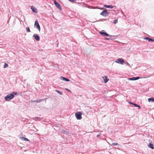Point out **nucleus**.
<instances>
[{
	"instance_id": "nucleus-1",
	"label": "nucleus",
	"mask_w": 154,
	"mask_h": 154,
	"mask_svg": "<svg viewBox=\"0 0 154 154\" xmlns=\"http://www.w3.org/2000/svg\"><path fill=\"white\" fill-rule=\"evenodd\" d=\"M17 92L14 91L12 92V93L8 94L5 97V99L7 101H9L12 99L14 97V95H17Z\"/></svg>"
},
{
	"instance_id": "nucleus-2",
	"label": "nucleus",
	"mask_w": 154,
	"mask_h": 154,
	"mask_svg": "<svg viewBox=\"0 0 154 154\" xmlns=\"http://www.w3.org/2000/svg\"><path fill=\"white\" fill-rule=\"evenodd\" d=\"M82 113L81 112H77L75 113L76 118L78 120H80L82 119Z\"/></svg>"
},
{
	"instance_id": "nucleus-3",
	"label": "nucleus",
	"mask_w": 154,
	"mask_h": 154,
	"mask_svg": "<svg viewBox=\"0 0 154 154\" xmlns=\"http://www.w3.org/2000/svg\"><path fill=\"white\" fill-rule=\"evenodd\" d=\"M104 30H102L100 32V33L101 35H103L105 36H111V37H115L114 35H110L108 34H107L106 32H104Z\"/></svg>"
},
{
	"instance_id": "nucleus-4",
	"label": "nucleus",
	"mask_w": 154,
	"mask_h": 154,
	"mask_svg": "<svg viewBox=\"0 0 154 154\" xmlns=\"http://www.w3.org/2000/svg\"><path fill=\"white\" fill-rule=\"evenodd\" d=\"M115 62L120 64H123L124 62V61L122 58H119L116 60Z\"/></svg>"
},
{
	"instance_id": "nucleus-5",
	"label": "nucleus",
	"mask_w": 154,
	"mask_h": 154,
	"mask_svg": "<svg viewBox=\"0 0 154 154\" xmlns=\"http://www.w3.org/2000/svg\"><path fill=\"white\" fill-rule=\"evenodd\" d=\"M100 14L104 17H106L109 14L108 12L106 10H103L100 13Z\"/></svg>"
},
{
	"instance_id": "nucleus-6",
	"label": "nucleus",
	"mask_w": 154,
	"mask_h": 154,
	"mask_svg": "<svg viewBox=\"0 0 154 154\" xmlns=\"http://www.w3.org/2000/svg\"><path fill=\"white\" fill-rule=\"evenodd\" d=\"M34 26H36V28L38 29V30L40 31V27L39 24L37 20L35 22Z\"/></svg>"
},
{
	"instance_id": "nucleus-7",
	"label": "nucleus",
	"mask_w": 154,
	"mask_h": 154,
	"mask_svg": "<svg viewBox=\"0 0 154 154\" xmlns=\"http://www.w3.org/2000/svg\"><path fill=\"white\" fill-rule=\"evenodd\" d=\"M54 4L55 6L57 7V8H58L60 10H62V8L61 7L60 5L58 2L56 1H54Z\"/></svg>"
},
{
	"instance_id": "nucleus-8",
	"label": "nucleus",
	"mask_w": 154,
	"mask_h": 154,
	"mask_svg": "<svg viewBox=\"0 0 154 154\" xmlns=\"http://www.w3.org/2000/svg\"><path fill=\"white\" fill-rule=\"evenodd\" d=\"M33 36L35 40L37 41H39L40 40V37L39 36L36 34H34Z\"/></svg>"
},
{
	"instance_id": "nucleus-9",
	"label": "nucleus",
	"mask_w": 154,
	"mask_h": 154,
	"mask_svg": "<svg viewBox=\"0 0 154 154\" xmlns=\"http://www.w3.org/2000/svg\"><path fill=\"white\" fill-rule=\"evenodd\" d=\"M31 8L32 11L35 13H37L38 12L37 9L35 7L32 6L31 7Z\"/></svg>"
},
{
	"instance_id": "nucleus-10",
	"label": "nucleus",
	"mask_w": 154,
	"mask_h": 154,
	"mask_svg": "<svg viewBox=\"0 0 154 154\" xmlns=\"http://www.w3.org/2000/svg\"><path fill=\"white\" fill-rule=\"evenodd\" d=\"M140 79L139 77H133L131 78H129L128 79V80H129L131 81H134L138 80Z\"/></svg>"
},
{
	"instance_id": "nucleus-11",
	"label": "nucleus",
	"mask_w": 154,
	"mask_h": 154,
	"mask_svg": "<svg viewBox=\"0 0 154 154\" xmlns=\"http://www.w3.org/2000/svg\"><path fill=\"white\" fill-rule=\"evenodd\" d=\"M60 79L61 80L66 82H69L70 81L69 79L63 76H61Z\"/></svg>"
},
{
	"instance_id": "nucleus-12",
	"label": "nucleus",
	"mask_w": 154,
	"mask_h": 154,
	"mask_svg": "<svg viewBox=\"0 0 154 154\" xmlns=\"http://www.w3.org/2000/svg\"><path fill=\"white\" fill-rule=\"evenodd\" d=\"M103 78L105 83H106L108 81L109 79L107 78V76H105L104 77H103Z\"/></svg>"
},
{
	"instance_id": "nucleus-13",
	"label": "nucleus",
	"mask_w": 154,
	"mask_h": 154,
	"mask_svg": "<svg viewBox=\"0 0 154 154\" xmlns=\"http://www.w3.org/2000/svg\"><path fill=\"white\" fill-rule=\"evenodd\" d=\"M148 146L149 148H150L152 149H154L153 145L151 143H149V144L148 145Z\"/></svg>"
},
{
	"instance_id": "nucleus-14",
	"label": "nucleus",
	"mask_w": 154,
	"mask_h": 154,
	"mask_svg": "<svg viewBox=\"0 0 154 154\" xmlns=\"http://www.w3.org/2000/svg\"><path fill=\"white\" fill-rule=\"evenodd\" d=\"M44 100V99H40L38 100H33L32 101V102H33L38 103V102H40L42 101H43Z\"/></svg>"
},
{
	"instance_id": "nucleus-15",
	"label": "nucleus",
	"mask_w": 154,
	"mask_h": 154,
	"mask_svg": "<svg viewBox=\"0 0 154 154\" xmlns=\"http://www.w3.org/2000/svg\"><path fill=\"white\" fill-rule=\"evenodd\" d=\"M104 7L107 8H113V7L111 5H104Z\"/></svg>"
},
{
	"instance_id": "nucleus-16",
	"label": "nucleus",
	"mask_w": 154,
	"mask_h": 154,
	"mask_svg": "<svg viewBox=\"0 0 154 154\" xmlns=\"http://www.w3.org/2000/svg\"><path fill=\"white\" fill-rule=\"evenodd\" d=\"M148 101L149 102H154V97L150 98H148Z\"/></svg>"
},
{
	"instance_id": "nucleus-17",
	"label": "nucleus",
	"mask_w": 154,
	"mask_h": 154,
	"mask_svg": "<svg viewBox=\"0 0 154 154\" xmlns=\"http://www.w3.org/2000/svg\"><path fill=\"white\" fill-rule=\"evenodd\" d=\"M55 91L57 92L60 95H63V93L62 92H61L59 90H55Z\"/></svg>"
},
{
	"instance_id": "nucleus-18",
	"label": "nucleus",
	"mask_w": 154,
	"mask_h": 154,
	"mask_svg": "<svg viewBox=\"0 0 154 154\" xmlns=\"http://www.w3.org/2000/svg\"><path fill=\"white\" fill-rule=\"evenodd\" d=\"M133 105L136 107H138L139 109L140 108V106L139 105L134 103H133Z\"/></svg>"
},
{
	"instance_id": "nucleus-19",
	"label": "nucleus",
	"mask_w": 154,
	"mask_h": 154,
	"mask_svg": "<svg viewBox=\"0 0 154 154\" xmlns=\"http://www.w3.org/2000/svg\"><path fill=\"white\" fill-rule=\"evenodd\" d=\"M62 132L66 134H69V132L68 131H65L63 130Z\"/></svg>"
},
{
	"instance_id": "nucleus-20",
	"label": "nucleus",
	"mask_w": 154,
	"mask_h": 154,
	"mask_svg": "<svg viewBox=\"0 0 154 154\" xmlns=\"http://www.w3.org/2000/svg\"><path fill=\"white\" fill-rule=\"evenodd\" d=\"M22 139L23 140L25 141H29V140L27 139V138H26L25 137H22Z\"/></svg>"
},
{
	"instance_id": "nucleus-21",
	"label": "nucleus",
	"mask_w": 154,
	"mask_h": 154,
	"mask_svg": "<svg viewBox=\"0 0 154 154\" xmlns=\"http://www.w3.org/2000/svg\"><path fill=\"white\" fill-rule=\"evenodd\" d=\"M26 30L27 32H30V30L29 29V27H27L26 28Z\"/></svg>"
},
{
	"instance_id": "nucleus-22",
	"label": "nucleus",
	"mask_w": 154,
	"mask_h": 154,
	"mask_svg": "<svg viewBox=\"0 0 154 154\" xmlns=\"http://www.w3.org/2000/svg\"><path fill=\"white\" fill-rule=\"evenodd\" d=\"M149 42H154V39H152V38H149V40H148Z\"/></svg>"
},
{
	"instance_id": "nucleus-23",
	"label": "nucleus",
	"mask_w": 154,
	"mask_h": 154,
	"mask_svg": "<svg viewBox=\"0 0 154 154\" xmlns=\"http://www.w3.org/2000/svg\"><path fill=\"white\" fill-rule=\"evenodd\" d=\"M40 118V117H35L34 118H33L32 119L33 120H35V121H37V119H39Z\"/></svg>"
},
{
	"instance_id": "nucleus-24",
	"label": "nucleus",
	"mask_w": 154,
	"mask_h": 154,
	"mask_svg": "<svg viewBox=\"0 0 154 154\" xmlns=\"http://www.w3.org/2000/svg\"><path fill=\"white\" fill-rule=\"evenodd\" d=\"M8 64H7L6 63H5L4 64V68H6L7 67H8Z\"/></svg>"
},
{
	"instance_id": "nucleus-25",
	"label": "nucleus",
	"mask_w": 154,
	"mask_h": 154,
	"mask_svg": "<svg viewBox=\"0 0 154 154\" xmlns=\"http://www.w3.org/2000/svg\"><path fill=\"white\" fill-rule=\"evenodd\" d=\"M118 21L117 20H115L113 21V23L115 24H116V23H118Z\"/></svg>"
},
{
	"instance_id": "nucleus-26",
	"label": "nucleus",
	"mask_w": 154,
	"mask_h": 154,
	"mask_svg": "<svg viewBox=\"0 0 154 154\" xmlns=\"http://www.w3.org/2000/svg\"><path fill=\"white\" fill-rule=\"evenodd\" d=\"M113 39V38H105V40H109L110 39L112 40Z\"/></svg>"
},
{
	"instance_id": "nucleus-27",
	"label": "nucleus",
	"mask_w": 154,
	"mask_h": 154,
	"mask_svg": "<svg viewBox=\"0 0 154 154\" xmlns=\"http://www.w3.org/2000/svg\"><path fill=\"white\" fill-rule=\"evenodd\" d=\"M149 37H146L143 38V39L144 40H148L149 39Z\"/></svg>"
},
{
	"instance_id": "nucleus-28",
	"label": "nucleus",
	"mask_w": 154,
	"mask_h": 154,
	"mask_svg": "<svg viewBox=\"0 0 154 154\" xmlns=\"http://www.w3.org/2000/svg\"><path fill=\"white\" fill-rule=\"evenodd\" d=\"M112 145H118V144L116 143H112Z\"/></svg>"
},
{
	"instance_id": "nucleus-29",
	"label": "nucleus",
	"mask_w": 154,
	"mask_h": 154,
	"mask_svg": "<svg viewBox=\"0 0 154 154\" xmlns=\"http://www.w3.org/2000/svg\"><path fill=\"white\" fill-rule=\"evenodd\" d=\"M65 89L67 91H69V92H71V91L70 90H69L67 89V88H65Z\"/></svg>"
},
{
	"instance_id": "nucleus-30",
	"label": "nucleus",
	"mask_w": 154,
	"mask_h": 154,
	"mask_svg": "<svg viewBox=\"0 0 154 154\" xmlns=\"http://www.w3.org/2000/svg\"><path fill=\"white\" fill-rule=\"evenodd\" d=\"M69 0L71 2H74L76 0Z\"/></svg>"
},
{
	"instance_id": "nucleus-31",
	"label": "nucleus",
	"mask_w": 154,
	"mask_h": 154,
	"mask_svg": "<svg viewBox=\"0 0 154 154\" xmlns=\"http://www.w3.org/2000/svg\"><path fill=\"white\" fill-rule=\"evenodd\" d=\"M129 103L130 104H133V103L131 102H129Z\"/></svg>"
},
{
	"instance_id": "nucleus-32",
	"label": "nucleus",
	"mask_w": 154,
	"mask_h": 154,
	"mask_svg": "<svg viewBox=\"0 0 154 154\" xmlns=\"http://www.w3.org/2000/svg\"><path fill=\"white\" fill-rule=\"evenodd\" d=\"M126 64L128 65H129V64L128 62H127Z\"/></svg>"
},
{
	"instance_id": "nucleus-33",
	"label": "nucleus",
	"mask_w": 154,
	"mask_h": 154,
	"mask_svg": "<svg viewBox=\"0 0 154 154\" xmlns=\"http://www.w3.org/2000/svg\"><path fill=\"white\" fill-rule=\"evenodd\" d=\"M100 136V135L99 134H98L97 135V137H99Z\"/></svg>"
}]
</instances>
